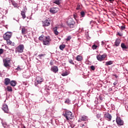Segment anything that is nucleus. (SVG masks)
<instances>
[{
	"mask_svg": "<svg viewBox=\"0 0 128 128\" xmlns=\"http://www.w3.org/2000/svg\"><path fill=\"white\" fill-rule=\"evenodd\" d=\"M116 122L117 124H118L119 126H124V121L122 120V119L120 117L116 118Z\"/></svg>",
	"mask_w": 128,
	"mask_h": 128,
	"instance_id": "9",
	"label": "nucleus"
},
{
	"mask_svg": "<svg viewBox=\"0 0 128 128\" xmlns=\"http://www.w3.org/2000/svg\"><path fill=\"white\" fill-rule=\"evenodd\" d=\"M12 4L13 6H14V8H18V3L14 2H12Z\"/></svg>",
	"mask_w": 128,
	"mask_h": 128,
	"instance_id": "30",
	"label": "nucleus"
},
{
	"mask_svg": "<svg viewBox=\"0 0 128 128\" xmlns=\"http://www.w3.org/2000/svg\"><path fill=\"white\" fill-rule=\"evenodd\" d=\"M6 90H7L8 92H12V86H8Z\"/></svg>",
	"mask_w": 128,
	"mask_h": 128,
	"instance_id": "28",
	"label": "nucleus"
},
{
	"mask_svg": "<svg viewBox=\"0 0 128 128\" xmlns=\"http://www.w3.org/2000/svg\"><path fill=\"white\" fill-rule=\"evenodd\" d=\"M16 70H22V68H20V66H18V68H16Z\"/></svg>",
	"mask_w": 128,
	"mask_h": 128,
	"instance_id": "38",
	"label": "nucleus"
},
{
	"mask_svg": "<svg viewBox=\"0 0 128 128\" xmlns=\"http://www.w3.org/2000/svg\"><path fill=\"white\" fill-rule=\"evenodd\" d=\"M80 120L82 122H86L88 120V116H82L80 118Z\"/></svg>",
	"mask_w": 128,
	"mask_h": 128,
	"instance_id": "21",
	"label": "nucleus"
},
{
	"mask_svg": "<svg viewBox=\"0 0 128 128\" xmlns=\"http://www.w3.org/2000/svg\"><path fill=\"white\" fill-rule=\"evenodd\" d=\"M101 114H98L96 115V118H100Z\"/></svg>",
	"mask_w": 128,
	"mask_h": 128,
	"instance_id": "46",
	"label": "nucleus"
},
{
	"mask_svg": "<svg viewBox=\"0 0 128 128\" xmlns=\"http://www.w3.org/2000/svg\"><path fill=\"white\" fill-rule=\"evenodd\" d=\"M4 54V49L0 48V54Z\"/></svg>",
	"mask_w": 128,
	"mask_h": 128,
	"instance_id": "42",
	"label": "nucleus"
},
{
	"mask_svg": "<svg viewBox=\"0 0 128 128\" xmlns=\"http://www.w3.org/2000/svg\"><path fill=\"white\" fill-rule=\"evenodd\" d=\"M6 40V42L7 44L14 46V42H12L10 39H7Z\"/></svg>",
	"mask_w": 128,
	"mask_h": 128,
	"instance_id": "18",
	"label": "nucleus"
},
{
	"mask_svg": "<svg viewBox=\"0 0 128 128\" xmlns=\"http://www.w3.org/2000/svg\"><path fill=\"white\" fill-rule=\"evenodd\" d=\"M92 50H96V48H98V46H96V44H94L92 46Z\"/></svg>",
	"mask_w": 128,
	"mask_h": 128,
	"instance_id": "36",
	"label": "nucleus"
},
{
	"mask_svg": "<svg viewBox=\"0 0 128 128\" xmlns=\"http://www.w3.org/2000/svg\"><path fill=\"white\" fill-rule=\"evenodd\" d=\"M44 80L42 77L38 76L36 79L34 85L36 86L38 84H40L42 82H43Z\"/></svg>",
	"mask_w": 128,
	"mask_h": 128,
	"instance_id": "4",
	"label": "nucleus"
},
{
	"mask_svg": "<svg viewBox=\"0 0 128 128\" xmlns=\"http://www.w3.org/2000/svg\"><path fill=\"white\" fill-rule=\"evenodd\" d=\"M82 8V4H78L77 7L76 8V10H80Z\"/></svg>",
	"mask_w": 128,
	"mask_h": 128,
	"instance_id": "23",
	"label": "nucleus"
},
{
	"mask_svg": "<svg viewBox=\"0 0 128 128\" xmlns=\"http://www.w3.org/2000/svg\"><path fill=\"white\" fill-rule=\"evenodd\" d=\"M120 42H122L120 40L116 39L114 43L115 46H120Z\"/></svg>",
	"mask_w": 128,
	"mask_h": 128,
	"instance_id": "20",
	"label": "nucleus"
},
{
	"mask_svg": "<svg viewBox=\"0 0 128 128\" xmlns=\"http://www.w3.org/2000/svg\"><path fill=\"white\" fill-rule=\"evenodd\" d=\"M117 36H122V34L120 33V32H118Z\"/></svg>",
	"mask_w": 128,
	"mask_h": 128,
	"instance_id": "43",
	"label": "nucleus"
},
{
	"mask_svg": "<svg viewBox=\"0 0 128 128\" xmlns=\"http://www.w3.org/2000/svg\"><path fill=\"white\" fill-rule=\"evenodd\" d=\"M21 15L22 16V18L24 19L26 18V12L22 11L21 12Z\"/></svg>",
	"mask_w": 128,
	"mask_h": 128,
	"instance_id": "27",
	"label": "nucleus"
},
{
	"mask_svg": "<svg viewBox=\"0 0 128 128\" xmlns=\"http://www.w3.org/2000/svg\"><path fill=\"white\" fill-rule=\"evenodd\" d=\"M10 84L12 86H16V80L10 81Z\"/></svg>",
	"mask_w": 128,
	"mask_h": 128,
	"instance_id": "24",
	"label": "nucleus"
},
{
	"mask_svg": "<svg viewBox=\"0 0 128 128\" xmlns=\"http://www.w3.org/2000/svg\"><path fill=\"white\" fill-rule=\"evenodd\" d=\"M50 12L51 14H56L58 12V11L56 10V8H52L50 10Z\"/></svg>",
	"mask_w": 128,
	"mask_h": 128,
	"instance_id": "16",
	"label": "nucleus"
},
{
	"mask_svg": "<svg viewBox=\"0 0 128 128\" xmlns=\"http://www.w3.org/2000/svg\"><path fill=\"white\" fill-rule=\"evenodd\" d=\"M114 86H116V85L118 84V81L115 82L114 83Z\"/></svg>",
	"mask_w": 128,
	"mask_h": 128,
	"instance_id": "48",
	"label": "nucleus"
},
{
	"mask_svg": "<svg viewBox=\"0 0 128 128\" xmlns=\"http://www.w3.org/2000/svg\"><path fill=\"white\" fill-rule=\"evenodd\" d=\"M78 122H80V120H78Z\"/></svg>",
	"mask_w": 128,
	"mask_h": 128,
	"instance_id": "53",
	"label": "nucleus"
},
{
	"mask_svg": "<svg viewBox=\"0 0 128 128\" xmlns=\"http://www.w3.org/2000/svg\"><path fill=\"white\" fill-rule=\"evenodd\" d=\"M72 39V36H68L66 39V40H67V42H68V40H70Z\"/></svg>",
	"mask_w": 128,
	"mask_h": 128,
	"instance_id": "41",
	"label": "nucleus"
},
{
	"mask_svg": "<svg viewBox=\"0 0 128 128\" xmlns=\"http://www.w3.org/2000/svg\"><path fill=\"white\" fill-rule=\"evenodd\" d=\"M60 2H62V0H54L53 4H58L60 6Z\"/></svg>",
	"mask_w": 128,
	"mask_h": 128,
	"instance_id": "22",
	"label": "nucleus"
},
{
	"mask_svg": "<svg viewBox=\"0 0 128 128\" xmlns=\"http://www.w3.org/2000/svg\"><path fill=\"white\" fill-rule=\"evenodd\" d=\"M60 48L61 50H64V48H66V45L65 44H61L60 46Z\"/></svg>",
	"mask_w": 128,
	"mask_h": 128,
	"instance_id": "29",
	"label": "nucleus"
},
{
	"mask_svg": "<svg viewBox=\"0 0 128 128\" xmlns=\"http://www.w3.org/2000/svg\"><path fill=\"white\" fill-rule=\"evenodd\" d=\"M24 44H20L16 48L15 52H16L22 54V52H24Z\"/></svg>",
	"mask_w": 128,
	"mask_h": 128,
	"instance_id": "3",
	"label": "nucleus"
},
{
	"mask_svg": "<svg viewBox=\"0 0 128 128\" xmlns=\"http://www.w3.org/2000/svg\"><path fill=\"white\" fill-rule=\"evenodd\" d=\"M2 110L4 112H6V114L8 113V105L6 104H3Z\"/></svg>",
	"mask_w": 128,
	"mask_h": 128,
	"instance_id": "12",
	"label": "nucleus"
},
{
	"mask_svg": "<svg viewBox=\"0 0 128 128\" xmlns=\"http://www.w3.org/2000/svg\"><path fill=\"white\" fill-rule=\"evenodd\" d=\"M50 66H52V62H50Z\"/></svg>",
	"mask_w": 128,
	"mask_h": 128,
	"instance_id": "51",
	"label": "nucleus"
},
{
	"mask_svg": "<svg viewBox=\"0 0 128 128\" xmlns=\"http://www.w3.org/2000/svg\"><path fill=\"white\" fill-rule=\"evenodd\" d=\"M104 44H106V42H104V41L102 42V45L104 46Z\"/></svg>",
	"mask_w": 128,
	"mask_h": 128,
	"instance_id": "47",
	"label": "nucleus"
},
{
	"mask_svg": "<svg viewBox=\"0 0 128 128\" xmlns=\"http://www.w3.org/2000/svg\"><path fill=\"white\" fill-rule=\"evenodd\" d=\"M51 40L49 36H46L43 40V44L44 46H50V42Z\"/></svg>",
	"mask_w": 128,
	"mask_h": 128,
	"instance_id": "5",
	"label": "nucleus"
},
{
	"mask_svg": "<svg viewBox=\"0 0 128 128\" xmlns=\"http://www.w3.org/2000/svg\"><path fill=\"white\" fill-rule=\"evenodd\" d=\"M76 60H78V62H80L82 60V56L78 55L76 58Z\"/></svg>",
	"mask_w": 128,
	"mask_h": 128,
	"instance_id": "26",
	"label": "nucleus"
},
{
	"mask_svg": "<svg viewBox=\"0 0 128 128\" xmlns=\"http://www.w3.org/2000/svg\"><path fill=\"white\" fill-rule=\"evenodd\" d=\"M99 98H100V100H104V98H102L100 96Z\"/></svg>",
	"mask_w": 128,
	"mask_h": 128,
	"instance_id": "50",
	"label": "nucleus"
},
{
	"mask_svg": "<svg viewBox=\"0 0 128 128\" xmlns=\"http://www.w3.org/2000/svg\"><path fill=\"white\" fill-rule=\"evenodd\" d=\"M42 26H48L50 24V20H46L44 21H42Z\"/></svg>",
	"mask_w": 128,
	"mask_h": 128,
	"instance_id": "11",
	"label": "nucleus"
},
{
	"mask_svg": "<svg viewBox=\"0 0 128 128\" xmlns=\"http://www.w3.org/2000/svg\"><path fill=\"white\" fill-rule=\"evenodd\" d=\"M58 28L56 26L53 28V32H54V34H56V36L58 35Z\"/></svg>",
	"mask_w": 128,
	"mask_h": 128,
	"instance_id": "19",
	"label": "nucleus"
},
{
	"mask_svg": "<svg viewBox=\"0 0 128 128\" xmlns=\"http://www.w3.org/2000/svg\"><path fill=\"white\" fill-rule=\"evenodd\" d=\"M69 62L71 64H74V60H69Z\"/></svg>",
	"mask_w": 128,
	"mask_h": 128,
	"instance_id": "39",
	"label": "nucleus"
},
{
	"mask_svg": "<svg viewBox=\"0 0 128 128\" xmlns=\"http://www.w3.org/2000/svg\"><path fill=\"white\" fill-rule=\"evenodd\" d=\"M48 102V104H52V102L50 101V102Z\"/></svg>",
	"mask_w": 128,
	"mask_h": 128,
	"instance_id": "52",
	"label": "nucleus"
},
{
	"mask_svg": "<svg viewBox=\"0 0 128 128\" xmlns=\"http://www.w3.org/2000/svg\"><path fill=\"white\" fill-rule=\"evenodd\" d=\"M120 28L122 30H126V25L123 24V26H120Z\"/></svg>",
	"mask_w": 128,
	"mask_h": 128,
	"instance_id": "33",
	"label": "nucleus"
},
{
	"mask_svg": "<svg viewBox=\"0 0 128 128\" xmlns=\"http://www.w3.org/2000/svg\"><path fill=\"white\" fill-rule=\"evenodd\" d=\"M70 102V100L68 99H66L65 101V104H68Z\"/></svg>",
	"mask_w": 128,
	"mask_h": 128,
	"instance_id": "45",
	"label": "nucleus"
},
{
	"mask_svg": "<svg viewBox=\"0 0 128 128\" xmlns=\"http://www.w3.org/2000/svg\"><path fill=\"white\" fill-rule=\"evenodd\" d=\"M80 16L82 18H84V16H86V13L84 11H82L80 12Z\"/></svg>",
	"mask_w": 128,
	"mask_h": 128,
	"instance_id": "34",
	"label": "nucleus"
},
{
	"mask_svg": "<svg viewBox=\"0 0 128 128\" xmlns=\"http://www.w3.org/2000/svg\"><path fill=\"white\" fill-rule=\"evenodd\" d=\"M63 116L66 118V120H72V113L70 111L66 110L64 114H62Z\"/></svg>",
	"mask_w": 128,
	"mask_h": 128,
	"instance_id": "1",
	"label": "nucleus"
},
{
	"mask_svg": "<svg viewBox=\"0 0 128 128\" xmlns=\"http://www.w3.org/2000/svg\"><path fill=\"white\" fill-rule=\"evenodd\" d=\"M46 54H40L37 56L38 60H44Z\"/></svg>",
	"mask_w": 128,
	"mask_h": 128,
	"instance_id": "17",
	"label": "nucleus"
},
{
	"mask_svg": "<svg viewBox=\"0 0 128 128\" xmlns=\"http://www.w3.org/2000/svg\"><path fill=\"white\" fill-rule=\"evenodd\" d=\"M112 61L110 60L108 62H106V66H110V64H112Z\"/></svg>",
	"mask_w": 128,
	"mask_h": 128,
	"instance_id": "32",
	"label": "nucleus"
},
{
	"mask_svg": "<svg viewBox=\"0 0 128 128\" xmlns=\"http://www.w3.org/2000/svg\"><path fill=\"white\" fill-rule=\"evenodd\" d=\"M106 58V54H100L96 56V58L99 62H102L103 60H104V58Z\"/></svg>",
	"mask_w": 128,
	"mask_h": 128,
	"instance_id": "8",
	"label": "nucleus"
},
{
	"mask_svg": "<svg viewBox=\"0 0 128 128\" xmlns=\"http://www.w3.org/2000/svg\"><path fill=\"white\" fill-rule=\"evenodd\" d=\"M84 124H82V126H80V128H86V122H84Z\"/></svg>",
	"mask_w": 128,
	"mask_h": 128,
	"instance_id": "35",
	"label": "nucleus"
},
{
	"mask_svg": "<svg viewBox=\"0 0 128 128\" xmlns=\"http://www.w3.org/2000/svg\"><path fill=\"white\" fill-rule=\"evenodd\" d=\"M68 74L67 72H64L62 74V76H68Z\"/></svg>",
	"mask_w": 128,
	"mask_h": 128,
	"instance_id": "37",
	"label": "nucleus"
},
{
	"mask_svg": "<svg viewBox=\"0 0 128 128\" xmlns=\"http://www.w3.org/2000/svg\"><path fill=\"white\" fill-rule=\"evenodd\" d=\"M90 68H91L92 70H96V68L94 66H90Z\"/></svg>",
	"mask_w": 128,
	"mask_h": 128,
	"instance_id": "40",
	"label": "nucleus"
},
{
	"mask_svg": "<svg viewBox=\"0 0 128 128\" xmlns=\"http://www.w3.org/2000/svg\"><path fill=\"white\" fill-rule=\"evenodd\" d=\"M104 118H106L108 122H110L112 120V115L110 113L105 114L104 115Z\"/></svg>",
	"mask_w": 128,
	"mask_h": 128,
	"instance_id": "10",
	"label": "nucleus"
},
{
	"mask_svg": "<svg viewBox=\"0 0 128 128\" xmlns=\"http://www.w3.org/2000/svg\"><path fill=\"white\" fill-rule=\"evenodd\" d=\"M22 34L23 36H24V34H28V28H26V27L23 26L22 28Z\"/></svg>",
	"mask_w": 128,
	"mask_h": 128,
	"instance_id": "13",
	"label": "nucleus"
},
{
	"mask_svg": "<svg viewBox=\"0 0 128 128\" xmlns=\"http://www.w3.org/2000/svg\"><path fill=\"white\" fill-rule=\"evenodd\" d=\"M52 72H54V74H56L58 72V68L56 66H53L51 68Z\"/></svg>",
	"mask_w": 128,
	"mask_h": 128,
	"instance_id": "14",
	"label": "nucleus"
},
{
	"mask_svg": "<svg viewBox=\"0 0 128 128\" xmlns=\"http://www.w3.org/2000/svg\"><path fill=\"white\" fill-rule=\"evenodd\" d=\"M3 62L4 66L6 68H10V60H8V59H4L3 60Z\"/></svg>",
	"mask_w": 128,
	"mask_h": 128,
	"instance_id": "7",
	"label": "nucleus"
},
{
	"mask_svg": "<svg viewBox=\"0 0 128 128\" xmlns=\"http://www.w3.org/2000/svg\"><path fill=\"white\" fill-rule=\"evenodd\" d=\"M4 84L5 86H8L10 84V79L8 78H6L4 80Z\"/></svg>",
	"mask_w": 128,
	"mask_h": 128,
	"instance_id": "15",
	"label": "nucleus"
},
{
	"mask_svg": "<svg viewBox=\"0 0 128 128\" xmlns=\"http://www.w3.org/2000/svg\"><path fill=\"white\" fill-rule=\"evenodd\" d=\"M46 36H44L43 34L39 37V40H44Z\"/></svg>",
	"mask_w": 128,
	"mask_h": 128,
	"instance_id": "31",
	"label": "nucleus"
},
{
	"mask_svg": "<svg viewBox=\"0 0 128 128\" xmlns=\"http://www.w3.org/2000/svg\"><path fill=\"white\" fill-rule=\"evenodd\" d=\"M106 2H114V0H105Z\"/></svg>",
	"mask_w": 128,
	"mask_h": 128,
	"instance_id": "44",
	"label": "nucleus"
},
{
	"mask_svg": "<svg viewBox=\"0 0 128 128\" xmlns=\"http://www.w3.org/2000/svg\"><path fill=\"white\" fill-rule=\"evenodd\" d=\"M73 16H74V18L75 19L76 18V14H74L73 15Z\"/></svg>",
	"mask_w": 128,
	"mask_h": 128,
	"instance_id": "49",
	"label": "nucleus"
},
{
	"mask_svg": "<svg viewBox=\"0 0 128 128\" xmlns=\"http://www.w3.org/2000/svg\"><path fill=\"white\" fill-rule=\"evenodd\" d=\"M12 34L10 32H6L5 33L3 36V38L4 40H10V38H12Z\"/></svg>",
	"mask_w": 128,
	"mask_h": 128,
	"instance_id": "6",
	"label": "nucleus"
},
{
	"mask_svg": "<svg viewBox=\"0 0 128 128\" xmlns=\"http://www.w3.org/2000/svg\"><path fill=\"white\" fill-rule=\"evenodd\" d=\"M74 24H76V22L72 18H69L67 20V24L70 28H74Z\"/></svg>",
	"mask_w": 128,
	"mask_h": 128,
	"instance_id": "2",
	"label": "nucleus"
},
{
	"mask_svg": "<svg viewBox=\"0 0 128 128\" xmlns=\"http://www.w3.org/2000/svg\"><path fill=\"white\" fill-rule=\"evenodd\" d=\"M121 48H122V50L128 49V46H126V45L124 43L121 44Z\"/></svg>",
	"mask_w": 128,
	"mask_h": 128,
	"instance_id": "25",
	"label": "nucleus"
}]
</instances>
